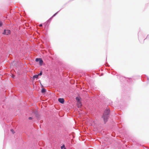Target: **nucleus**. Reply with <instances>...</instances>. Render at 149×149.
<instances>
[{
    "label": "nucleus",
    "instance_id": "a211bd4d",
    "mask_svg": "<svg viewBox=\"0 0 149 149\" xmlns=\"http://www.w3.org/2000/svg\"><path fill=\"white\" fill-rule=\"evenodd\" d=\"M39 26L40 27H42V24H40L39 25Z\"/></svg>",
    "mask_w": 149,
    "mask_h": 149
},
{
    "label": "nucleus",
    "instance_id": "1a4fd4ad",
    "mask_svg": "<svg viewBox=\"0 0 149 149\" xmlns=\"http://www.w3.org/2000/svg\"><path fill=\"white\" fill-rule=\"evenodd\" d=\"M61 149H66L64 145H63L62 146H61Z\"/></svg>",
    "mask_w": 149,
    "mask_h": 149
},
{
    "label": "nucleus",
    "instance_id": "9b49d317",
    "mask_svg": "<svg viewBox=\"0 0 149 149\" xmlns=\"http://www.w3.org/2000/svg\"><path fill=\"white\" fill-rule=\"evenodd\" d=\"M42 71H41L40 72V73L38 74L39 75H41L42 74Z\"/></svg>",
    "mask_w": 149,
    "mask_h": 149
},
{
    "label": "nucleus",
    "instance_id": "f03ea898",
    "mask_svg": "<svg viewBox=\"0 0 149 149\" xmlns=\"http://www.w3.org/2000/svg\"><path fill=\"white\" fill-rule=\"evenodd\" d=\"M10 30H4V32L3 33V34H6L8 35L9 34H10Z\"/></svg>",
    "mask_w": 149,
    "mask_h": 149
},
{
    "label": "nucleus",
    "instance_id": "ddd939ff",
    "mask_svg": "<svg viewBox=\"0 0 149 149\" xmlns=\"http://www.w3.org/2000/svg\"><path fill=\"white\" fill-rule=\"evenodd\" d=\"M2 23L1 21H0V27L2 25Z\"/></svg>",
    "mask_w": 149,
    "mask_h": 149
},
{
    "label": "nucleus",
    "instance_id": "f257e3e1",
    "mask_svg": "<svg viewBox=\"0 0 149 149\" xmlns=\"http://www.w3.org/2000/svg\"><path fill=\"white\" fill-rule=\"evenodd\" d=\"M109 113V110L108 109L105 110L104 112L102 118L105 123L107 120V119L108 118V115Z\"/></svg>",
    "mask_w": 149,
    "mask_h": 149
},
{
    "label": "nucleus",
    "instance_id": "20e7f679",
    "mask_svg": "<svg viewBox=\"0 0 149 149\" xmlns=\"http://www.w3.org/2000/svg\"><path fill=\"white\" fill-rule=\"evenodd\" d=\"M77 105L78 107H80L81 106V102L80 101L77 102Z\"/></svg>",
    "mask_w": 149,
    "mask_h": 149
},
{
    "label": "nucleus",
    "instance_id": "423d86ee",
    "mask_svg": "<svg viewBox=\"0 0 149 149\" xmlns=\"http://www.w3.org/2000/svg\"><path fill=\"white\" fill-rule=\"evenodd\" d=\"M46 92V90L44 88H43L42 89V91H41V92L42 93H44Z\"/></svg>",
    "mask_w": 149,
    "mask_h": 149
},
{
    "label": "nucleus",
    "instance_id": "0eeeda50",
    "mask_svg": "<svg viewBox=\"0 0 149 149\" xmlns=\"http://www.w3.org/2000/svg\"><path fill=\"white\" fill-rule=\"evenodd\" d=\"M38 75H34L33 76V79L38 78Z\"/></svg>",
    "mask_w": 149,
    "mask_h": 149
},
{
    "label": "nucleus",
    "instance_id": "f3484780",
    "mask_svg": "<svg viewBox=\"0 0 149 149\" xmlns=\"http://www.w3.org/2000/svg\"><path fill=\"white\" fill-rule=\"evenodd\" d=\"M29 120H31L32 119V118L31 117H29Z\"/></svg>",
    "mask_w": 149,
    "mask_h": 149
},
{
    "label": "nucleus",
    "instance_id": "4468645a",
    "mask_svg": "<svg viewBox=\"0 0 149 149\" xmlns=\"http://www.w3.org/2000/svg\"><path fill=\"white\" fill-rule=\"evenodd\" d=\"M14 77H15V76L13 74H12V75L11 76V77L13 78H14Z\"/></svg>",
    "mask_w": 149,
    "mask_h": 149
},
{
    "label": "nucleus",
    "instance_id": "7ed1b4c3",
    "mask_svg": "<svg viewBox=\"0 0 149 149\" xmlns=\"http://www.w3.org/2000/svg\"><path fill=\"white\" fill-rule=\"evenodd\" d=\"M58 101L61 103L63 104L64 102V100L63 98H59L58 100Z\"/></svg>",
    "mask_w": 149,
    "mask_h": 149
},
{
    "label": "nucleus",
    "instance_id": "6e6552de",
    "mask_svg": "<svg viewBox=\"0 0 149 149\" xmlns=\"http://www.w3.org/2000/svg\"><path fill=\"white\" fill-rule=\"evenodd\" d=\"M76 99L78 101L77 102L80 101V98L79 97H77L76 98Z\"/></svg>",
    "mask_w": 149,
    "mask_h": 149
},
{
    "label": "nucleus",
    "instance_id": "dca6fc26",
    "mask_svg": "<svg viewBox=\"0 0 149 149\" xmlns=\"http://www.w3.org/2000/svg\"><path fill=\"white\" fill-rule=\"evenodd\" d=\"M36 116L37 117H38V116H39V115L38 114H36Z\"/></svg>",
    "mask_w": 149,
    "mask_h": 149
},
{
    "label": "nucleus",
    "instance_id": "9d476101",
    "mask_svg": "<svg viewBox=\"0 0 149 149\" xmlns=\"http://www.w3.org/2000/svg\"><path fill=\"white\" fill-rule=\"evenodd\" d=\"M40 58H37L36 59V62H38L40 60Z\"/></svg>",
    "mask_w": 149,
    "mask_h": 149
},
{
    "label": "nucleus",
    "instance_id": "f8f14e48",
    "mask_svg": "<svg viewBox=\"0 0 149 149\" xmlns=\"http://www.w3.org/2000/svg\"><path fill=\"white\" fill-rule=\"evenodd\" d=\"M10 131L13 134L15 132H14V131L13 129L11 130Z\"/></svg>",
    "mask_w": 149,
    "mask_h": 149
},
{
    "label": "nucleus",
    "instance_id": "2eb2a0df",
    "mask_svg": "<svg viewBox=\"0 0 149 149\" xmlns=\"http://www.w3.org/2000/svg\"><path fill=\"white\" fill-rule=\"evenodd\" d=\"M57 13H56L52 17H54V16H55V15Z\"/></svg>",
    "mask_w": 149,
    "mask_h": 149
},
{
    "label": "nucleus",
    "instance_id": "39448f33",
    "mask_svg": "<svg viewBox=\"0 0 149 149\" xmlns=\"http://www.w3.org/2000/svg\"><path fill=\"white\" fill-rule=\"evenodd\" d=\"M39 61V63H40V64L41 65H42V63H43V61H42V60L41 59H40Z\"/></svg>",
    "mask_w": 149,
    "mask_h": 149
}]
</instances>
